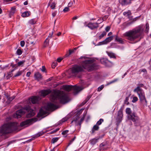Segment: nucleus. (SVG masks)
<instances>
[{
	"label": "nucleus",
	"mask_w": 151,
	"mask_h": 151,
	"mask_svg": "<svg viewBox=\"0 0 151 151\" xmlns=\"http://www.w3.org/2000/svg\"><path fill=\"white\" fill-rule=\"evenodd\" d=\"M96 64L92 63V60H85L82 62L81 65H75L73 67L72 71L73 73L75 74L83 71L84 69L91 71L96 69Z\"/></svg>",
	"instance_id": "1"
},
{
	"label": "nucleus",
	"mask_w": 151,
	"mask_h": 151,
	"mask_svg": "<svg viewBox=\"0 0 151 151\" xmlns=\"http://www.w3.org/2000/svg\"><path fill=\"white\" fill-rule=\"evenodd\" d=\"M144 29L141 26L136 27L125 32L123 35L127 37L126 39L133 41L138 38H141L143 34Z\"/></svg>",
	"instance_id": "2"
},
{
	"label": "nucleus",
	"mask_w": 151,
	"mask_h": 151,
	"mask_svg": "<svg viewBox=\"0 0 151 151\" xmlns=\"http://www.w3.org/2000/svg\"><path fill=\"white\" fill-rule=\"evenodd\" d=\"M50 98L52 102L55 104L58 103L59 98L60 102L62 104H65L70 100L67 94L62 93H59L56 91H54L51 94Z\"/></svg>",
	"instance_id": "3"
},
{
	"label": "nucleus",
	"mask_w": 151,
	"mask_h": 151,
	"mask_svg": "<svg viewBox=\"0 0 151 151\" xmlns=\"http://www.w3.org/2000/svg\"><path fill=\"white\" fill-rule=\"evenodd\" d=\"M17 123L15 122H9L0 127V134L4 135L11 133L17 129Z\"/></svg>",
	"instance_id": "4"
},
{
	"label": "nucleus",
	"mask_w": 151,
	"mask_h": 151,
	"mask_svg": "<svg viewBox=\"0 0 151 151\" xmlns=\"http://www.w3.org/2000/svg\"><path fill=\"white\" fill-rule=\"evenodd\" d=\"M144 85L142 83H139L137 85V86L134 90V92L137 93L139 101L144 106H147V101L145 98V92L141 88L143 87Z\"/></svg>",
	"instance_id": "5"
},
{
	"label": "nucleus",
	"mask_w": 151,
	"mask_h": 151,
	"mask_svg": "<svg viewBox=\"0 0 151 151\" xmlns=\"http://www.w3.org/2000/svg\"><path fill=\"white\" fill-rule=\"evenodd\" d=\"M63 88L64 90L68 91H69L72 89L73 90L74 94H77L79 91L83 89L81 87L69 85H64Z\"/></svg>",
	"instance_id": "6"
},
{
	"label": "nucleus",
	"mask_w": 151,
	"mask_h": 151,
	"mask_svg": "<svg viewBox=\"0 0 151 151\" xmlns=\"http://www.w3.org/2000/svg\"><path fill=\"white\" fill-rule=\"evenodd\" d=\"M37 119L36 118L27 119L21 122L20 123V126L21 127H27L32 124L33 123L37 121Z\"/></svg>",
	"instance_id": "7"
},
{
	"label": "nucleus",
	"mask_w": 151,
	"mask_h": 151,
	"mask_svg": "<svg viewBox=\"0 0 151 151\" xmlns=\"http://www.w3.org/2000/svg\"><path fill=\"white\" fill-rule=\"evenodd\" d=\"M25 110L28 112V114L27 115V117L30 118L33 116L35 114L34 110L32 109L29 106H26L24 108Z\"/></svg>",
	"instance_id": "8"
},
{
	"label": "nucleus",
	"mask_w": 151,
	"mask_h": 151,
	"mask_svg": "<svg viewBox=\"0 0 151 151\" xmlns=\"http://www.w3.org/2000/svg\"><path fill=\"white\" fill-rule=\"evenodd\" d=\"M57 108V106L51 102L48 103L45 107L46 109L49 111H53Z\"/></svg>",
	"instance_id": "9"
},
{
	"label": "nucleus",
	"mask_w": 151,
	"mask_h": 151,
	"mask_svg": "<svg viewBox=\"0 0 151 151\" xmlns=\"http://www.w3.org/2000/svg\"><path fill=\"white\" fill-rule=\"evenodd\" d=\"M101 63L107 67L111 66L112 64V62L106 58H104L100 60Z\"/></svg>",
	"instance_id": "10"
},
{
	"label": "nucleus",
	"mask_w": 151,
	"mask_h": 151,
	"mask_svg": "<svg viewBox=\"0 0 151 151\" xmlns=\"http://www.w3.org/2000/svg\"><path fill=\"white\" fill-rule=\"evenodd\" d=\"M25 114V112L22 109L17 111L14 114L13 116L15 118L19 119L22 116Z\"/></svg>",
	"instance_id": "11"
},
{
	"label": "nucleus",
	"mask_w": 151,
	"mask_h": 151,
	"mask_svg": "<svg viewBox=\"0 0 151 151\" xmlns=\"http://www.w3.org/2000/svg\"><path fill=\"white\" fill-rule=\"evenodd\" d=\"M123 115V109L121 108L118 112L117 116L116 119V120L118 122L120 123L122 121Z\"/></svg>",
	"instance_id": "12"
},
{
	"label": "nucleus",
	"mask_w": 151,
	"mask_h": 151,
	"mask_svg": "<svg viewBox=\"0 0 151 151\" xmlns=\"http://www.w3.org/2000/svg\"><path fill=\"white\" fill-rule=\"evenodd\" d=\"M99 23H94L90 22L89 23L86 25L89 28L92 30L94 29H97L99 27V24H100Z\"/></svg>",
	"instance_id": "13"
},
{
	"label": "nucleus",
	"mask_w": 151,
	"mask_h": 151,
	"mask_svg": "<svg viewBox=\"0 0 151 151\" xmlns=\"http://www.w3.org/2000/svg\"><path fill=\"white\" fill-rule=\"evenodd\" d=\"M40 97L39 96H33L29 99V101L33 104L37 103L40 99Z\"/></svg>",
	"instance_id": "14"
},
{
	"label": "nucleus",
	"mask_w": 151,
	"mask_h": 151,
	"mask_svg": "<svg viewBox=\"0 0 151 151\" xmlns=\"http://www.w3.org/2000/svg\"><path fill=\"white\" fill-rule=\"evenodd\" d=\"M114 36H112L109 37H108L106 38L103 41L100 42V45H102L104 44H106L109 42H110L113 39Z\"/></svg>",
	"instance_id": "15"
},
{
	"label": "nucleus",
	"mask_w": 151,
	"mask_h": 151,
	"mask_svg": "<svg viewBox=\"0 0 151 151\" xmlns=\"http://www.w3.org/2000/svg\"><path fill=\"white\" fill-rule=\"evenodd\" d=\"M47 113V111L43 110L42 109H41L39 111V113L37 114V116L40 118L42 117L43 116Z\"/></svg>",
	"instance_id": "16"
},
{
	"label": "nucleus",
	"mask_w": 151,
	"mask_h": 151,
	"mask_svg": "<svg viewBox=\"0 0 151 151\" xmlns=\"http://www.w3.org/2000/svg\"><path fill=\"white\" fill-rule=\"evenodd\" d=\"M34 77L35 80L39 81L42 79V76L39 72H37L35 73Z\"/></svg>",
	"instance_id": "17"
},
{
	"label": "nucleus",
	"mask_w": 151,
	"mask_h": 151,
	"mask_svg": "<svg viewBox=\"0 0 151 151\" xmlns=\"http://www.w3.org/2000/svg\"><path fill=\"white\" fill-rule=\"evenodd\" d=\"M129 116L130 119L134 122H136L138 119V116H135L134 113L132 114Z\"/></svg>",
	"instance_id": "18"
},
{
	"label": "nucleus",
	"mask_w": 151,
	"mask_h": 151,
	"mask_svg": "<svg viewBox=\"0 0 151 151\" xmlns=\"http://www.w3.org/2000/svg\"><path fill=\"white\" fill-rule=\"evenodd\" d=\"M119 2L122 6H125L131 3L129 0H119Z\"/></svg>",
	"instance_id": "19"
},
{
	"label": "nucleus",
	"mask_w": 151,
	"mask_h": 151,
	"mask_svg": "<svg viewBox=\"0 0 151 151\" xmlns=\"http://www.w3.org/2000/svg\"><path fill=\"white\" fill-rule=\"evenodd\" d=\"M115 40L117 42H118L119 43L123 44L124 43L125 40L124 39L118 37L117 35H115Z\"/></svg>",
	"instance_id": "20"
},
{
	"label": "nucleus",
	"mask_w": 151,
	"mask_h": 151,
	"mask_svg": "<svg viewBox=\"0 0 151 151\" xmlns=\"http://www.w3.org/2000/svg\"><path fill=\"white\" fill-rule=\"evenodd\" d=\"M53 34V32H52L51 33H50L49 35L48 36V37L45 40L44 42L45 45L44 46L46 47L48 44V43L49 42V38H51L52 37V35Z\"/></svg>",
	"instance_id": "21"
},
{
	"label": "nucleus",
	"mask_w": 151,
	"mask_h": 151,
	"mask_svg": "<svg viewBox=\"0 0 151 151\" xmlns=\"http://www.w3.org/2000/svg\"><path fill=\"white\" fill-rule=\"evenodd\" d=\"M51 92L50 90H43L41 91V95L43 96H45L48 94H49Z\"/></svg>",
	"instance_id": "22"
},
{
	"label": "nucleus",
	"mask_w": 151,
	"mask_h": 151,
	"mask_svg": "<svg viewBox=\"0 0 151 151\" xmlns=\"http://www.w3.org/2000/svg\"><path fill=\"white\" fill-rule=\"evenodd\" d=\"M99 129V126H98L96 124L94 125L93 126V127L91 130V134H93V133H94V132L95 131L98 130V129Z\"/></svg>",
	"instance_id": "23"
},
{
	"label": "nucleus",
	"mask_w": 151,
	"mask_h": 151,
	"mask_svg": "<svg viewBox=\"0 0 151 151\" xmlns=\"http://www.w3.org/2000/svg\"><path fill=\"white\" fill-rule=\"evenodd\" d=\"M45 133L42 131L39 132L36 134L34 136V137L35 138H37L43 135Z\"/></svg>",
	"instance_id": "24"
},
{
	"label": "nucleus",
	"mask_w": 151,
	"mask_h": 151,
	"mask_svg": "<svg viewBox=\"0 0 151 151\" xmlns=\"http://www.w3.org/2000/svg\"><path fill=\"white\" fill-rule=\"evenodd\" d=\"M15 11V8L14 7L12 8L9 14L10 17H11V16L13 15L14 14Z\"/></svg>",
	"instance_id": "25"
},
{
	"label": "nucleus",
	"mask_w": 151,
	"mask_h": 151,
	"mask_svg": "<svg viewBox=\"0 0 151 151\" xmlns=\"http://www.w3.org/2000/svg\"><path fill=\"white\" fill-rule=\"evenodd\" d=\"M15 98V97L14 96L11 97H9L8 96H7V100L6 101V103L7 104H9Z\"/></svg>",
	"instance_id": "26"
},
{
	"label": "nucleus",
	"mask_w": 151,
	"mask_h": 151,
	"mask_svg": "<svg viewBox=\"0 0 151 151\" xmlns=\"http://www.w3.org/2000/svg\"><path fill=\"white\" fill-rule=\"evenodd\" d=\"M30 15V12L28 11L24 12L23 13L22 16L23 17H26L29 16Z\"/></svg>",
	"instance_id": "27"
},
{
	"label": "nucleus",
	"mask_w": 151,
	"mask_h": 151,
	"mask_svg": "<svg viewBox=\"0 0 151 151\" xmlns=\"http://www.w3.org/2000/svg\"><path fill=\"white\" fill-rule=\"evenodd\" d=\"M98 139L94 138L90 140V142L91 144L95 145L98 141Z\"/></svg>",
	"instance_id": "28"
},
{
	"label": "nucleus",
	"mask_w": 151,
	"mask_h": 151,
	"mask_svg": "<svg viewBox=\"0 0 151 151\" xmlns=\"http://www.w3.org/2000/svg\"><path fill=\"white\" fill-rule=\"evenodd\" d=\"M108 18V16L107 15H105L104 17H103L101 19L100 18L98 19V21H99V20H101V21L99 22V23H101V22H103L104 21L106 20L107 18Z\"/></svg>",
	"instance_id": "29"
},
{
	"label": "nucleus",
	"mask_w": 151,
	"mask_h": 151,
	"mask_svg": "<svg viewBox=\"0 0 151 151\" xmlns=\"http://www.w3.org/2000/svg\"><path fill=\"white\" fill-rule=\"evenodd\" d=\"M123 14L124 16L127 17L129 18H130L129 16L131 14V13L129 11H128L127 12H124Z\"/></svg>",
	"instance_id": "30"
},
{
	"label": "nucleus",
	"mask_w": 151,
	"mask_h": 151,
	"mask_svg": "<svg viewBox=\"0 0 151 151\" xmlns=\"http://www.w3.org/2000/svg\"><path fill=\"white\" fill-rule=\"evenodd\" d=\"M108 55L111 58H112L115 59L116 58V56L114 53L111 52H108Z\"/></svg>",
	"instance_id": "31"
},
{
	"label": "nucleus",
	"mask_w": 151,
	"mask_h": 151,
	"mask_svg": "<svg viewBox=\"0 0 151 151\" xmlns=\"http://www.w3.org/2000/svg\"><path fill=\"white\" fill-rule=\"evenodd\" d=\"M132 111L131 110V109L129 108H127L126 109V113L129 115V116L131 114Z\"/></svg>",
	"instance_id": "32"
},
{
	"label": "nucleus",
	"mask_w": 151,
	"mask_h": 151,
	"mask_svg": "<svg viewBox=\"0 0 151 151\" xmlns=\"http://www.w3.org/2000/svg\"><path fill=\"white\" fill-rule=\"evenodd\" d=\"M36 21L34 19H32L30 20L29 22V24L33 25L36 23Z\"/></svg>",
	"instance_id": "33"
},
{
	"label": "nucleus",
	"mask_w": 151,
	"mask_h": 151,
	"mask_svg": "<svg viewBox=\"0 0 151 151\" xmlns=\"http://www.w3.org/2000/svg\"><path fill=\"white\" fill-rule=\"evenodd\" d=\"M86 113L85 114L84 113L83 114V116L81 118V119L80 121L79 122H78V124H77V125L78 124H79L80 125H81V124L83 122V121L84 120V118L85 117V116H86Z\"/></svg>",
	"instance_id": "34"
},
{
	"label": "nucleus",
	"mask_w": 151,
	"mask_h": 151,
	"mask_svg": "<svg viewBox=\"0 0 151 151\" xmlns=\"http://www.w3.org/2000/svg\"><path fill=\"white\" fill-rule=\"evenodd\" d=\"M129 96L128 97H127L125 99L124 101V104H127V105H129V103L128 101Z\"/></svg>",
	"instance_id": "35"
},
{
	"label": "nucleus",
	"mask_w": 151,
	"mask_h": 151,
	"mask_svg": "<svg viewBox=\"0 0 151 151\" xmlns=\"http://www.w3.org/2000/svg\"><path fill=\"white\" fill-rule=\"evenodd\" d=\"M25 62V60L21 61L20 62H18L17 63V66L19 67L20 66H22L24 64Z\"/></svg>",
	"instance_id": "36"
},
{
	"label": "nucleus",
	"mask_w": 151,
	"mask_h": 151,
	"mask_svg": "<svg viewBox=\"0 0 151 151\" xmlns=\"http://www.w3.org/2000/svg\"><path fill=\"white\" fill-rule=\"evenodd\" d=\"M105 145L104 143H102L100 145V150H105V149L104 148V147L105 146Z\"/></svg>",
	"instance_id": "37"
},
{
	"label": "nucleus",
	"mask_w": 151,
	"mask_h": 151,
	"mask_svg": "<svg viewBox=\"0 0 151 151\" xmlns=\"http://www.w3.org/2000/svg\"><path fill=\"white\" fill-rule=\"evenodd\" d=\"M23 72L22 71H19L14 76V77H17L21 75Z\"/></svg>",
	"instance_id": "38"
},
{
	"label": "nucleus",
	"mask_w": 151,
	"mask_h": 151,
	"mask_svg": "<svg viewBox=\"0 0 151 151\" xmlns=\"http://www.w3.org/2000/svg\"><path fill=\"white\" fill-rule=\"evenodd\" d=\"M56 3L55 2H53L52 3L50 7L52 9H55Z\"/></svg>",
	"instance_id": "39"
},
{
	"label": "nucleus",
	"mask_w": 151,
	"mask_h": 151,
	"mask_svg": "<svg viewBox=\"0 0 151 151\" xmlns=\"http://www.w3.org/2000/svg\"><path fill=\"white\" fill-rule=\"evenodd\" d=\"M104 119H100L96 123V124L98 126L101 125L102 123L104 122Z\"/></svg>",
	"instance_id": "40"
},
{
	"label": "nucleus",
	"mask_w": 151,
	"mask_h": 151,
	"mask_svg": "<svg viewBox=\"0 0 151 151\" xmlns=\"http://www.w3.org/2000/svg\"><path fill=\"white\" fill-rule=\"evenodd\" d=\"M106 35V32L105 31L103 32L99 36V38L101 39Z\"/></svg>",
	"instance_id": "41"
},
{
	"label": "nucleus",
	"mask_w": 151,
	"mask_h": 151,
	"mask_svg": "<svg viewBox=\"0 0 151 151\" xmlns=\"http://www.w3.org/2000/svg\"><path fill=\"white\" fill-rule=\"evenodd\" d=\"M149 30V25L148 23H147L146 24V28L145 32L146 33H148Z\"/></svg>",
	"instance_id": "42"
},
{
	"label": "nucleus",
	"mask_w": 151,
	"mask_h": 151,
	"mask_svg": "<svg viewBox=\"0 0 151 151\" xmlns=\"http://www.w3.org/2000/svg\"><path fill=\"white\" fill-rule=\"evenodd\" d=\"M59 138L58 137L53 138L52 140V142L54 143L56 142L58 140Z\"/></svg>",
	"instance_id": "43"
},
{
	"label": "nucleus",
	"mask_w": 151,
	"mask_h": 151,
	"mask_svg": "<svg viewBox=\"0 0 151 151\" xmlns=\"http://www.w3.org/2000/svg\"><path fill=\"white\" fill-rule=\"evenodd\" d=\"M22 51L20 49H18L17 51V54L18 55H20L22 54Z\"/></svg>",
	"instance_id": "44"
},
{
	"label": "nucleus",
	"mask_w": 151,
	"mask_h": 151,
	"mask_svg": "<svg viewBox=\"0 0 151 151\" xmlns=\"http://www.w3.org/2000/svg\"><path fill=\"white\" fill-rule=\"evenodd\" d=\"M74 50H69V54H66L65 55V56L66 57H67V56H69V55H71L72 53L73 52H74Z\"/></svg>",
	"instance_id": "45"
},
{
	"label": "nucleus",
	"mask_w": 151,
	"mask_h": 151,
	"mask_svg": "<svg viewBox=\"0 0 151 151\" xmlns=\"http://www.w3.org/2000/svg\"><path fill=\"white\" fill-rule=\"evenodd\" d=\"M76 138V136H75L73 139L70 140V141L69 143L68 144V146H69L75 140Z\"/></svg>",
	"instance_id": "46"
},
{
	"label": "nucleus",
	"mask_w": 151,
	"mask_h": 151,
	"mask_svg": "<svg viewBox=\"0 0 151 151\" xmlns=\"http://www.w3.org/2000/svg\"><path fill=\"white\" fill-rule=\"evenodd\" d=\"M57 64V63L56 61L53 62L52 64V67L53 68H54L56 66Z\"/></svg>",
	"instance_id": "47"
},
{
	"label": "nucleus",
	"mask_w": 151,
	"mask_h": 151,
	"mask_svg": "<svg viewBox=\"0 0 151 151\" xmlns=\"http://www.w3.org/2000/svg\"><path fill=\"white\" fill-rule=\"evenodd\" d=\"M138 100V99L137 97L136 96H134L133 98V99L132 101V102L133 103H134L137 101Z\"/></svg>",
	"instance_id": "48"
},
{
	"label": "nucleus",
	"mask_w": 151,
	"mask_h": 151,
	"mask_svg": "<svg viewBox=\"0 0 151 151\" xmlns=\"http://www.w3.org/2000/svg\"><path fill=\"white\" fill-rule=\"evenodd\" d=\"M104 88V86L103 85H101L99 86L98 88V91H101Z\"/></svg>",
	"instance_id": "49"
},
{
	"label": "nucleus",
	"mask_w": 151,
	"mask_h": 151,
	"mask_svg": "<svg viewBox=\"0 0 151 151\" xmlns=\"http://www.w3.org/2000/svg\"><path fill=\"white\" fill-rule=\"evenodd\" d=\"M136 20V19L135 18L134 19H133V20L132 21V22H128L126 24V26H129V25H130V24H131L132 23H133V22L134 21H135Z\"/></svg>",
	"instance_id": "50"
},
{
	"label": "nucleus",
	"mask_w": 151,
	"mask_h": 151,
	"mask_svg": "<svg viewBox=\"0 0 151 151\" xmlns=\"http://www.w3.org/2000/svg\"><path fill=\"white\" fill-rule=\"evenodd\" d=\"M69 9L68 7H65V8L63 9V11L64 12H67L69 11Z\"/></svg>",
	"instance_id": "51"
},
{
	"label": "nucleus",
	"mask_w": 151,
	"mask_h": 151,
	"mask_svg": "<svg viewBox=\"0 0 151 151\" xmlns=\"http://www.w3.org/2000/svg\"><path fill=\"white\" fill-rule=\"evenodd\" d=\"M117 80H118V79H115L114 80H113V81H110V82H109L108 83V84H111L112 83H114L116 82V81H117Z\"/></svg>",
	"instance_id": "52"
},
{
	"label": "nucleus",
	"mask_w": 151,
	"mask_h": 151,
	"mask_svg": "<svg viewBox=\"0 0 151 151\" xmlns=\"http://www.w3.org/2000/svg\"><path fill=\"white\" fill-rule=\"evenodd\" d=\"M25 45V42L24 41H22L20 42V45L22 47H23Z\"/></svg>",
	"instance_id": "53"
},
{
	"label": "nucleus",
	"mask_w": 151,
	"mask_h": 151,
	"mask_svg": "<svg viewBox=\"0 0 151 151\" xmlns=\"http://www.w3.org/2000/svg\"><path fill=\"white\" fill-rule=\"evenodd\" d=\"M110 27L109 26H107L105 28V30L106 32H108L110 30Z\"/></svg>",
	"instance_id": "54"
},
{
	"label": "nucleus",
	"mask_w": 151,
	"mask_h": 151,
	"mask_svg": "<svg viewBox=\"0 0 151 151\" xmlns=\"http://www.w3.org/2000/svg\"><path fill=\"white\" fill-rule=\"evenodd\" d=\"M91 97L90 96H88L86 98V99L85 100V102L84 103L85 104L89 100L90 98Z\"/></svg>",
	"instance_id": "55"
},
{
	"label": "nucleus",
	"mask_w": 151,
	"mask_h": 151,
	"mask_svg": "<svg viewBox=\"0 0 151 151\" xmlns=\"http://www.w3.org/2000/svg\"><path fill=\"white\" fill-rule=\"evenodd\" d=\"M68 132V130H66L63 131L62 132V134L63 135H65Z\"/></svg>",
	"instance_id": "56"
},
{
	"label": "nucleus",
	"mask_w": 151,
	"mask_h": 151,
	"mask_svg": "<svg viewBox=\"0 0 151 151\" xmlns=\"http://www.w3.org/2000/svg\"><path fill=\"white\" fill-rule=\"evenodd\" d=\"M46 69L45 67L44 66H43L42 67V69H41V70L42 72H45V71Z\"/></svg>",
	"instance_id": "57"
},
{
	"label": "nucleus",
	"mask_w": 151,
	"mask_h": 151,
	"mask_svg": "<svg viewBox=\"0 0 151 151\" xmlns=\"http://www.w3.org/2000/svg\"><path fill=\"white\" fill-rule=\"evenodd\" d=\"M59 129V128H57L56 129H55L52 132H51V133H55L56 132L58 131Z\"/></svg>",
	"instance_id": "58"
},
{
	"label": "nucleus",
	"mask_w": 151,
	"mask_h": 151,
	"mask_svg": "<svg viewBox=\"0 0 151 151\" xmlns=\"http://www.w3.org/2000/svg\"><path fill=\"white\" fill-rule=\"evenodd\" d=\"M73 5V2L72 1L70 2L68 4V7H71Z\"/></svg>",
	"instance_id": "59"
},
{
	"label": "nucleus",
	"mask_w": 151,
	"mask_h": 151,
	"mask_svg": "<svg viewBox=\"0 0 151 151\" xmlns=\"http://www.w3.org/2000/svg\"><path fill=\"white\" fill-rule=\"evenodd\" d=\"M67 119H68L67 118H64L62 119L61 121L62 122H64L67 121Z\"/></svg>",
	"instance_id": "60"
},
{
	"label": "nucleus",
	"mask_w": 151,
	"mask_h": 151,
	"mask_svg": "<svg viewBox=\"0 0 151 151\" xmlns=\"http://www.w3.org/2000/svg\"><path fill=\"white\" fill-rule=\"evenodd\" d=\"M56 14V11H55L52 13V15L53 17H55Z\"/></svg>",
	"instance_id": "61"
},
{
	"label": "nucleus",
	"mask_w": 151,
	"mask_h": 151,
	"mask_svg": "<svg viewBox=\"0 0 151 151\" xmlns=\"http://www.w3.org/2000/svg\"><path fill=\"white\" fill-rule=\"evenodd\" d=\"M62 60V58H58L57 59V61L59 63Z\"/></svg>",
	"instance_id": "62"
},
{
	"label": "nucleus",
	"mask_w": 151,
	"mask_h": 151,
	"mask_svg": "<svg viewBox=\"0 0 151 151\" xmlns=\"http://www.w3.org/2000/svg\"><path fill=\"white\" fill-rule=\"evenodd\" d=\"M31 74V72H28L26 74V76L27 77H29V76Z\"/></svg>",
	"instance_id": "63"
},
{
	"label": "nucleus",
	"mask_w": 151,
	"mask_h": 151,
	"mask_svg": "<svg viewBox=\"0 0 151 151\" xmlns=\"http://www.w3.org/2000/svg\"><path fill=\"white\" fill-rule=\"evenodd\" d=\"M83 110H84V109H81L78 112V113H79V114H81V113H82V111Z\"/></svg>",
	"instance_id": "64"
}]
</instances>
